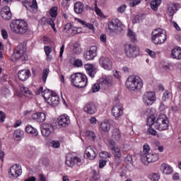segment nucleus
<instances>
[{"label":"nucleus","mask_w":181,"mask_h":181,"mask_svg":"<svg viewBox=\"0 0 181 181\" xmlns=\"http://www.w3.org/2000/svg\"><path fill=\"white\" fill-rule=\"evenodd\" d=\"M112 139L114 141H119L121 139V132L119 131V129L118 128H114L112 130Z\"/></svg>","instance_id":"obj_28"},{"label":"nucleus","mask_w":181,"mask_h":181,"mask_svg":"<svg viewBox=\"0 0 181 181\" xmlns=\"http://www.w3.org/2000/svg\"><path fill=\"white\" fill-rule=\"evenodd\" d=\"M58 124L63 128L69 127L70 124V117L66 114L62 115L58 118Z\"/></svg>","instance_id":"obj_17"},{"label":"nucleus","mask_w":181,"mask_h":181,"mask_svg":"<svg viewBox=\"0 0 181 181\" xmlns=\"http://www.w3.org/2000/svg\"><path fill=\"white\" fill-rule=\"evenodd\" d=\"M83 111L86 112V114H95L97 112V106L93 102L88 103L83 107Z\"/></svg>","instance_id":"obj_18"},{"label":"nucleus","mask_w":181,"mask_h":181,"mask_svg":"<svg viewBox=\"0 0 181 181\" xmlns=\"http://www.w3.org/2000/svg\"><path fill=\"white\" fill-rule=\"evenodd\" d=\"M86 136H87L88 139H90V141H95V133H94V132L86 131Z\"/></svg>","instance_id":"obj_40"},{"label":"nucleus","mask_w":181,"mask_h":181,"mask_svg":"<svg viewBox=\"0 0 181 181\" xmlns=\"http://www.w3.org/2000/svg\"><path fill=\"white\" fill-rule=\"evenodd\" d=\"M149 179H151L152 181H158L159 180L160 177H159V175L156 173H153L149 175Z\"/></svg>","instance_id":"obj_49"},{"label":"nucleus","mask_w":181,"mask_h":181,"mask_svg":"<svg viewBox=\"0 0 181 181\" xmlns=\"http://www.w3.org/2000/svg\"><path fill=\"white\" fill-rule=\"evenodd\" d=\"M73 65L74 67H83V61L80 59H75Z\"/></svg>","instance_id":"obj_44"},{"label":"nucleus","mask_w":181,"mask_h":181,"mask_svg":"<svg viewBox=\"0 0 181 181\" xmlns=\"http://www.w3.org/2000/svg\"><path fill=\"white\" fill-rule=\"evenodd\" d=\"M109 144L110 149H112V151L114 156H121V150L119 149V148H118V146L115 145V141H114L113 140H110L109 141Z\"/></svg>","instance_id":"obj_24"},{"label":"nucleus","mask_w":181,"mask_h":181,"mask_svg":"<svg viewBox=\"0 0 181 181\" xmlns=\"http://www.w3.org/2000/svg\"><path fill=\"white\" fill-rule=\"evenodd\" d=\"M13 57L16 60H21V62H26L28 57L26 56V45L23 44L18 45L14 49Z\"/></svg>","instance_id":"obj_5"},{"label":"nucleus","mask_w":181,"mask_h":181,"mask_svg":"<svg viewBox=\"0 0 181 181\" xmlns=\"http://www.w3.org/2000/svg\"><path fill=\"white\" fill-rule=\"evenodd\" d=\"M85 69L88 76H90L91 78H94V77L95 76V74L97 73L94 66H93V64H86L85 65Z\"/></svg>","instance_id":"obj_25"},{"label":"nucleus","mask_w":181,"mask_h":181,"mask_svg":"<svg viewBox=\"0 0 181 181\" xmlns=\"http://www.w3.org/2000/svg\"><path fill=\"white\" fill-rule=\"evenodd\" d=\"M70 80L72 86L77 88H84L88 81L87 76L81 73H75L71 75Z\"/></svg>","instance_id":"obj_3"},{"label":"nucleus","mask_w":181,"mask_h":181,"mask_svg":"<svg viewBox=\"0 0 181 181\" xmlns=\"http://www.w3.org/2000/svg\"><path fill=\"white\" fill-rule=\"evenodd\" d=\"M125 86L129 91L136 93V91H139V90L144 87V82L141 77L135 75H131L127 78Z\"/></svg>","instance_id":"obj_1"},{"label":"nucleus","mask_w":181,"mask_h":181,"mask_svg":"<svg viewBox=\"0 0 181 181\" xmlns=\"http://www.w3.org/2000/svg\"><path fill=\"white\" fill-rule=\"evenodd\" d=\"M99 156H100V158H102L103 159H107V158H110V153L107 152V151H103L101 153H100Z\"/></svg>","instance_id":"obj_48"},{"label":"nucleus","mask_w":181,"mask_h":181,"mask_svg":"<svg viewBox=\"0 0 181 181\" xmlns=\"http://www.w3.org/2000/svg\"><path fill=\"white\" fill-rule=\"evenodd\" d=\"M124 25L118 19L115 18L112 20L108 24V29L111 32H115L116 33L118 32H121L124 28Z\"/></svg>","instance_id":"obj_8"},{"label":"nucleus","mask_w":181,"mask_h":181,"mask_svg":"<svg viewBox=\"0 0 181 181\" xmlns=\"http://www.w3.org/2000/svg\"><path fill=\"white\" fill-rule=\"evenodd\" d=\"M73 52L75 54H81V52H83L81 47L78 43H75L74 45Z\"/></svg>","instance_id":"obj_36"},{"label":"nucleus","mask_w":181,"mask_h":181,"mask_svg":"<svg viewBox=\"0 0 181 181\" xmlns=\"http://www.w3.org/2000/svg\"><path fill=\"white\" fill-rule=\"evenodd\" d=\"M49 71L48 69H44L42 71V81L44 83H46L47 76H49Z\"/></svg>","instance_id":"obj_46"},{"label":"nucleus","mask_w":181,"mask_h":181,"mask_svg":"<svg viewBox=\"0 0 181 181\" xmlns=\"http://www.w3.org/2000/svg\"><path fill=\"white\" fill-rule=\"evenodd\" d=\"M150 151H151V147L148 145V144H144L143 146V151L144 154L143 155H148Z\"/></svg>","instance_id":"obj_47"},{"label":"nucleus","mask_w":181,"mask_h":181,"mask_svg":"<svg viewBox=\"0 0 181 181\" xmlns=\"http://www.w3.org/2000/svg\"><path fill=\"white\" fill-rule=\"evenodd\" d=\"M21 91L24 94H28L29 95H30V94H32V93H30V90H29V88H25V87L21 88Z\"/></svg>","instance_id":"obj_56"},{"label":"nucleus","mask_w":181,"mask_h":181,"mask_svg":"<svg viewBox=\"0 0 181 181\" xmlns=\"http://www.w3.org/2000/svg\"><path fill=\"white\" fill-rule=\"evenodd\" d=\"M156 129L166 131L169 128V119L166 115L162 114L158 116L155 123Z\"/></svg>","instance_id":"obj_7"},{"label":"nucleus","mask_w":181,"mask_h":181,"mask_svg":"<svg viewBox=\"0 0 181 181\" xmlns=\"http://www.w3.org/2000/svg\"><path fill=\"white\" fill-rule=\"evenodd\" d=\"M163 101H166V100H169V91L166 90L163 95Z\"/></svg>","instance_id":"obj_61"},{"label":"nucleus","mask_w":181,"mask_h":181,"mask_svg":"<svg viewBox=\"0 0 181 181\" xmlns=\"http://www.w3.org/2000/svg\"><path fill=\"white\" fill-rule=\"evenodd\" d=\"M9 173L13 177H19L22 175V168L18 165H14L10 168Z\"/></svg>","instance_id":"obj_21"},{"label":"nucleus","mask_w":181,"mask_h":181,"mask_svg":"<svg viewBox=\"0 0 181 181\" xmlns=\"http://www.w3.org/2000/svg\"><path fill=\"white\" fill-rule=\"evenodd\" d=\"M40 129L42 136L47 138L48 136H50V134H53L54 127H53V124H52L43 123L41 125Z\"/></svg>","instance_id":"obj_12"},{"label":"nucleus","mask_w":181,"mask_h":181,"mask_svg":"<svg viewBox=\"0 0 181 181\" xmlns=\"http://www.w3.org/2000/svg\"><path fill=\"white\" fill-rule=\"evenodd\" d=\"M15 138H22L23 136V131L21 129H16L14 132Z\"/></svg>","instance_id":"obj_43"},{"label":"nucleus","mask_w":181,"mask_h":181,"mask_svg":"<svg viewBox=\"0 0 181 181\" xmlns=\"http://www.w3.org/2000/svg\"><path fill=\"white\" fill-rule=\"evenodd\" d=\"M35 153H36V148L31 146H27V150L25 152L27 158H33L35 156Z\"/></svg>","instance_id":"obj_29"},{"label":"nucleus","mask_w":181,"mask_h":181,"mask_svg":"<svg viewBox=\"0 0 181 181\" xmlns=\"http://www.w3.org/2000/svg\"><path fill=\"white\" fill-rule=\"evenodd\" d=\"M32 118L37 122H45L46 121V114L37 112L32 115Z\"/></svg>","instance_id":"obj_23"},{"label":"nucleus","mask_w":181,"mask_h":181,"mask_svg":"<svg viewBox=\"0 0 181 181\" xmlns=\"http://www.w3.org/2000/svg\"><path fill=\"white\" fill-rule=\"evenodd\" d=\"M5 118H6V115L2 110L0 111V120L1 122H5Z\"/></svg>","instance_id":"obj_53"},{"label":"nucleus","mask_w":181,"mask_h":181,"mask_svg":"<svg viewBox=\"0 0 181 181\" xmlns=\"http://www.w3.org/2000/svg\"><path fill=\"white\" fill-rule=\"evenodd\" d=\"M42 163H43V165H47L49 163V158H45V157H42L41 159H40Z\"/></svg>","instance_id":"obj_64"},{"label":"nucleus","mask_w":181,"mask_h":181,"mask_svg":"<svg viewBox=\"0 0 181 181\" xmlns=\"http://www.w3.org/2000/svg\"><path fill=\"white\" fill-rule=\"evenodd\" d=\"M176 12H177V6L172 5L168 6L167 13L169 16H173Z\"/></svg>","instance_id":"obj_34"},{"label":"nucleus","mask_w":181,"mask_h":181,"mask_svg":"<svg viewBox=\"0 0 181 181\" xmlns=\"http://www.w3.org/2000/svg\"><path fill=\"white\" fill-rule=\"evenodd\" d=\"M71 29V23H68L64 25V30L69 32Z\"/></svg>","instance_id":"obj_62"},{"label":"nucleus","mask_w":181,"mask_h":181,"mask_svg":"<svg viewBox=\"0 0 181 181\" xmlns=\"http://www.w3.org/2000/svg\"><path fill=\"white\" fill-rule=\"evenodd\" d=\"M29 11H31V12H35L37 9V2L36 0H33L32 3H30L29 4Z\"/></svg>","instance_id":"obj_38"},{"label":"nucleus","mask_w":181,"mask_h":181,"mask_svg":"<svg viewBox=\"0 0 181 181\" xmlns=\"http://www.w3.org/2000/svg\"><path fill=\"white\" fill-rule=\"evenodd\" d=\"M125 9H127V5L123 4L117 8V11L119 13H123V12H125Z\"/></svg>","instance_id":"obj_51"},{"label":"nucleus","mask_w":181,"mask_h":181,"mask_svg":"<svg viewBox=\"0 0 181 181\" xmlns=\"http://www.w3.org/2000/svg\"><path fill=\"white\" fill-rule=\"evenodd\" d=\"M146 16V15L144 13L136 16L133 19V23H139L140 21H143V19H145Z\"/></svg>","instance_id":"obj_37"},{"label":"nucleus","mask_w":181,"mask_h":181,"mask_svg":"<svg viewBox=\"0 0 181 181\" xmlns=\"http://www.w3.org/2000/svg\"><path fill=\"white\" fill-rule=\"evenodd\" d=\"M151 40L154 45H162L166 40V31L160 29H155L151 34Z\"/></svg>","instance_id":"obj_4"},{"label":"nucleus","mask_w":181,"mask_h":181,"mask_svg":"<svg viewBox=\"0 0 181 181\" xmlns=\"http://www.w3.org/2000/svg\"><path fill=\"white\" fill-rule=\"evenodd\" d=\"M100 128L104 132H108L111 129V124L108 122H103L100 124Z\"/></svg>","instance_id":"obj_35"},{"label":"nucleus","mask_w":181,"mask_h":181,"mask_svg":"<svg viewBox=\"0 0 181 181\" xmlns=\"http://www.w3.org/2000/svg\"><path fill=\"white\" fill-rule=\"evenodd\" d=\"M144 115H146V117H152V114L151 113V109H146L144 112Z\"/></svg>","instance_id":"obj_60"},{"label":"nucleus","mask_w":181,"mask_h":181,"mask_svg":"<svg viewBox=\"0 0 181 181\" xmlns=\"http://www.w3.org/2000/svg\"><path fill=\"white\" fill-rule=\"evenodd\" d=\"M25 132H27V134H30L31 135H33V136H37L39 134L37 129L33 128V127L32 126H27L25 127Z\"/></svg>","instance_id":"obj_32"},{"label":"nucleus","mask_w":181,"mask_h":181,"mask_svg":"<svg viewBox=\"0 0 181 181\" xmlns=\"http://www.w3.org/2000/svg\"><path fill=\"white\" fill-rule=\"evenodd\" d=\"M101 88V84L99 83H95L93 86L92 91L93 93H98V91H100V89Z\"/></svg>","instance_id":"obj_45"},{"label":"nucleus","mask_w":181,"mask_h":181,"mask_svg":"<svg viewBox=\"0 0 181 181\" xmlns=\"http://www.w3.org/2000/svg\"><path fill=\"white\" fill-rule=\"evenodd\" d=\"M97 56V46H91L83 53V59L86 61L93 60Z\"/></svg>","instance_id":"obj_13"},{"label":"nucleus","mask_w":181,"mask_h":181,"mask_svg":"<svg viewBox=\"0 0 181 181\" xmlns=\"http://www.w3.org/2000/svg\"><path fill=\"white\" fill-rule=\"evenodd\" d=\"M85 155L88 159L93 160L95 159L97 156V152H95V148L92 146H88L85 150Z\"/></svg>","instance_id":"obj_20"},{"label":"nucleus","mask_w":181,"mask_h":181,"mask_svg":"<svg viewBox=\"0 0 181 181\" xmlns=\"http://www.w3.org/2000/svg\"><path fill=\"white\" fill-rule=\"evenodd\" d=\"M127 36L130 38L131 42H134L136 40V35H135V33H134L131 29H129Z\"/></svg>","instance_id":"obj_39"},{"label":"nucleus","mask_w":181,"mask_h":181,"mask_svg":"<svg viewBox=\"0 0 181 181\" xmlns=\"http://www.w3.org/2000/svg\"><path fill=\"white\" fill-rule=\"evenodd\" d=\"M150 2V6L153 11H158V8H159V6L160 4H162V0H149Z\"/></svg>","instance_id":"obj_31"},{"label":"nucleus","mask_w":181,"mask_h":181,"mask_svg":"<svg viewBox=\"0 0 181 181\" xmlns=\"http://www.w3.org/2000/svg\"><path fill=\"white\" fill-rule=\"evenodd\" d=\"M10 28L11 32L17 35H25L29 30L28 23L23 20H13L10 23Z\"/></svg>","instance_id":"obj_2"},{"label":"nucleus","mask_w":181,"mask_h":181,"mask_svg":"<svg viewBox=\"0 0 181 181\" xmlns=\"http://www.w3.org/2000/svg\"><path fill=\"white\" fill-rule=\"evenodd\" d=\"M124 50L127 57H136L139 54V48L135 45L127 44L124 46Z\"/></svg>","instance_id":"obj_10"},{"label":"nucleus","mask_w":181,"mask_h":181,"mask_svg":"<svg viewBox=\"0 0 181 181\" xmlns=\"http://www.w3.org/2000/svg\"><path fill=\"white\" fill-rule=\"evenodd\" d=\"M42 95L45 100H46V101H47L53 107H56V105H59V95L56 94V93L49 89H45L44 90V94Z\"/></svg>","instance_id":"obj_6"},{"label":"nucleus","mask_w":181,"mask_h":181,"mask_svg":"<svg viewBox=\"0 0 181 181\" xmlns=\"http://www.w3.org/2000/svg\"><path fill=\"white\" fill-rule=\"evenodd\" d=\"M1 35L3 37V39H6L8 37V32L6 30H1Z\"/></svg>","instance_id":"obj_63"},{"label":"nucleus","mask_w":181,"mask_h":181,"mask_svg":"<svg viewBox=\"0 0 181 181\" xmlns=\"http://www.w3.org/2000/svg\"><path fill=\"white\" fill-rule=\"evenodd\" d=\"M100 66L105 69V70H112V62L110 58L102 57L99 60Z\"/></svg>","instance_id":"obj_15"},{"label":"nucleus","mask_w":181,"mask_h":181,"mask_svg":"<svg viewBox=\"0 0 181 181\" xmlns=\"http://www.w3.org/2000/svg\"><path fill=\"white\" fill-rule=\"evenodd\" d=\"M160 169L163 171V175H170L173 173V168L166 163H163L160 166Z\"/></svg>","instance_id":"obj_27"},{"label":"nucleus","mask_w":181,"mask_h":181,"mask_svg":"<svg viewBox=\"0 0 181 181\" xmlns=\"http://www.w3.org/2000/svg\"><path fill=\"white\" fill-rule=\"evenodd\" d=\"M95 11L96 12V15H98V16H103V11H101V9L97 6V4H95Z\"/></svg>","instance_id":"obj_57"},{"label":"nucleus","mask_w":181,"mask_h":181,"mask_svg":"<svg viewBox=\"0 0 181 181\" xmlns=\"http://www.w3.org/2000/svg\"><path fill=\"white\" fill-rule=\"evenodd\" d=\"M159 159V156L157 153H148L146 155H141V160L142 163L148 166L149 163H153Z\"/></svg>","instance_id":"obj_9"},{"label":"nucleus","mask_w":181,"mask_h":181,"mask_svg":"<svg viewBox=\"0 0 181 181\" xmlns=\"http://www.w3.org/2000/svg\"><path fill=\"white\" fill-rule=\"evenodd\" d=\"M107 165V160H104V159H101L99 160V168L100 169H103V168H104V166Z\"/></svg>","instance_id":"obj_52"},{"label":"nucleus","mask_w":181,"mask_h":181,"mask_svg":"<svg viewBox=\"0 0 181 181\" xmlns=\"http://www.w3.org/2000/svg\"><path fill=\"white\" fill-rule=\"evenodd\" d=\"M65 164L66 166H69V168H73V166L76 165L75 157L66 156Z\"/></svg>","instance_id":"obj_33"},{"label":"nucleus","mask_w":181,"mask_h":181,"mask_svg":"<svg viewBox=\"0 0 181 181\" xmlns=\"http://www.w3.org/2000/svg\"><path fill=\"white\" fill-rule=\"evenodd\" d=\"M146 52L148 53V54L151 57H153V58L156 57V53H155V52H153L149 49H147Z\"/></svg>","instance_id":"obj_59"},{"label":"nucleus","mask_w":181,"mask_h":181,"mask_svg":"<svg viewBox=\"0 0 181 181\" xmlns=\"http://www.w3.org/2000/svg\"><path fill=\"white\" fill-rule=\"evenodd\" d=\"M99 83L101 87H105V88L112 87V86H114V80L112 79V77L110 76H103L100 78Z\"/></svg>","instance_id":"obj_14"},{"label":"nucleus","mask_w":181,"mask_h":181,"mask_svg":"<svg viewBox=\"0 0 181 181\" xmlns=\"http://www.w3.org/2000/svg\"><path fill=\"white\" fill-rule=\"evenodd\" d=\"M18 77L21 81H25L30 77V71L29 69H22L18 72Z\"/></svg>","instance_id":"obj_22"},{"label":"nucleus","mask_w":181,"mask_h":181,"mask_svg":"<svg viewBox=\"0 0 181 181\" xmlns=\"http://www.w3.org/2000/svg\"><path fill=\"white\" fill-rule=\"evenodd\" d=\"M75 158V164L77 165V166H81L83 165V163L81 162V158L78 157H74Z\"/></svg>","instance_id":"obj_55"},{"label":"nucleus","mask_w":181,"mask_h":181,"mask_svg":"<svg viewBox=\"0 0 181 181\" xmlns=\"http://www.w3.org/2000/svg\"><path fill=\"white\" fill-rule=\"evenodd\" d=\"M112 114L115 118H119V117L124 114L122 105L119 103L115 105L112 109Z\"/></svg>","instance_id":"obj_16"},{"label":"nucleus","mask_w":181,"mask_h":181,"mask_svg":"<svg viewBox=\"0 0 181 181\" xmlns=\"http://www.w3.org/2000/svg\"><path fill=\"white\" fill-rule=\"evenodd\" d=\"M155 117L150 116L147 118V125H148V127H152V125H155Z\"/></svg>","instance_id":"obj_42"},{"label":"nucleus","mask_w":181,"mask_h":181,"mask_svg":"<svg viewBox=\"0 0 181 181\" xmlns=\"http://www.w3.org/2000/svg\"><path fill=\"white\" fill-rule=\"evenodd\" d=\"M171 57L173 59H176L177 60H181V48H180V47H175L172 50Z\"/></svg>","instance_id":"obj_26"},{"label":"nucleus","mask_w":181,"mask_h":181,"mask_svg":"<svg viewBox=\"0 0 181 181\" xmlns=\"http://www.w3.org/2000/svg\"><path fill=\"white\" fill-rule=\"evenodd\" d=\"M51 145L52 148H59L60 146V142L59 141H51Z\"/></svg>","instance_id":"obj_54"},{"label":"nucleus","mask_w":181,"mask_h":181,"mask_svg":"<svg viewBox=\"0 0 181 181\" xmlns=\"http://www.w3.org/2000/svg\"><path fill=\"white\" fill-rule=\"evenodd\" d=\"M74 11L78 14L83 13L84 12V4L81 2H76L74 4Z\"/></svg>","instance_id":"obj_30"},{"label":"nucleus","mask_w":181,"mask_h":181,"mask_svg":"<svg viewBox=\"0 0 181 181\" xmlns=\"http://www.w3.org/2000/svg\"><path fill=\"white\" fill-rule=\"evenodd\" d=\"M156 101V95L155 92H146L143 95V102L145 105H152Z\"/></svg>","instance_id":"obj_11"},{"label":"nucleus","mask_w":181,"mask_h":181,"mask_svg":"<svg viewBox=\"0 0 181 181\" xmlns=\"http://www.w3.org/2000/svg\"><path fill=\"white\" fill-rule=\"evenodd\" d=\"M1 16L4 21H11L12 19V13L9 6H4L1 11Z\"/></svg>","instance_id":"obj_19"},{"label":"nucleus","mask_w":181,"mask_h":181,"mask_svg":"<svg viewBox=\"0 0 181 181\" xmlns=\"http://www.w3.org/2000/svg\"><path fill=\"white\" fill-rule=\"evenodd\" d=\"M44 50L45 52L46 55L50 54V53H52V47H50L49 46H45L44 47Z\"/></svg>","instance_id":"obj_58"},{"label":"nucleus","mask_w":181,"mask_h":181,"mask_svg":"<svg viewBox=\"0 0 181 181\" xmlns=\"http://www.w3.org/2000/svg\"><path fill=\"white\" fill-rule=\"evenodd\" d=\"M130 1V6H136L139 4H141V0H128Z\"/></svg>","instance_id":"obj_50"},{"label":"nucleus","mask_w":181,"mask_h":181,"mask_svg":"<svg viewBox=\"0 0 181 181\" xmlns=\"http://www.w3.org/2000/svg\"><path fill=\"white\" fill-rule=\"evenodd\" d=\"M57 6H54L49 10V15L51 18H57Z\"/></svg>","instance_id":"obj_41"}]
</instances>
